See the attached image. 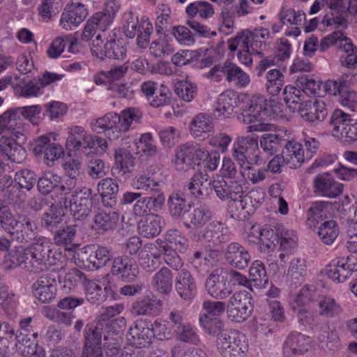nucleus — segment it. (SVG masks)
I'll list each match as a JSON object with an SVG mask.
<instances>
[{
	"mask_svg": "<svg viewBox=\"0 0 357 357\" xmlns=\"http://www.w3.org/2000/svg\"><path fill=\"white\" fill-rule=\"evenodd\" d=\"M151 322L146 319H138L129 328L128 341L137 348L148 347L154 338Z\"/></svg>",
	"mask_w": 357,
	"mask_h": 357,
	"instance_id": "nucleus-11",
	"label": "nucleus"
},
{
	"mask_svg": "<svg viewBox=\"0 0 357 357\" xmlns=\"http://www.w3.org/2000/svg\"><path fill=\"white\" fill-rule=\"evenodd\" d=\"M65 212L61 211L54 204L50 206L40 220L41 227L47 231L54 233L63 223Z\"/></svg>",
	"mask_w": 357,
	"mask_h": 357,
	"instance_id": "nucleus-36",
	"label": "nucleus"
},
{
	"mask_svg": "<svg viewBox=\"0 0 357 357\" xmlns=\"http://www.w3.org/2000/svg\"><path fill=\"white\" fill-rule=\"evenodd\" d=\"M317 337L319 347L325 352L334 353L340 349V343L337 333L328 330Z\"/></svg>",
	"mask_w": 357,
	"mask_h": 357,
	"instance_id": "nucleus-53",
	"label": "nucleus"
},
{
	"mask_svg": "<svg viewBox=\"0 0 357 357\" xmlns=\"http://www.w3.org/2000/svg\"><path fill=\"white\" fill-rule=\"evenodd\" d=\"M266 90L271 96H275L280 91L284 84V75L278 69L268 72Z\"/></svg>",
	"mask_w": 357,
	"mask_h": 357,
	"instance_id": "nucleus-59",
	"label": "nucleus"
},
{
	"mask_svg": "<svg viewBox=\"0 0 357 357\" xmlns=\"http://www.w3.org/2000/svg\"><path fill=\"white\" fill-rule=\"evenodd\" d=\"M287 275L289 278L291 286H296L297 284L303 282L307 275L306 261L300 257L292 259L289 264Z\"/></svg>",
	"mask_w": 357,
	"mask_h": 357,
	"instance_id": "nucleus-41",
	"label": "nucleus"
},
{
	"mask_svg": "<svg viewBox=\"0 0 357 357\" xmlns=\"http://www.w3.org/2000/svg\"><path fill=\"white\" fill-rule=\"evenodd\" d=\"M205 287L208 294L215 300H223L233 291L228 281L227 271L219 267L213 269L207 277Z\"/></svg>",
	"mask_w": 357,
	"mask_h": 357,
	"instance_id": "nucleus-6",
	"label": "nucleus"
},
{
	"mask_svg": "<svg viewBox=\"0 0 357 357\" xmlns=\"http://www.w3.org/2000/svg\"><path fill=\"white\" fill-rule=\"evenodd\" d=\"M208 151L197 144H185L179 146L175 154V167L176 169L187 171L199 166L205 161Z\"/></svg>",
	"mask_w": 357,
	"mask_h": 357,
	"instance_id": "nucleus-3",
	"label": "nucleus"
},
{
	"mask_svg": "<svg viewBox=\"0 0 357 357\" xmlns=\"http://www.w3.org/2000/svg\"><path fill=\"white\" fill-rule=\"evenodd\" d=\"M186 13L190 17H195L197 14L203 19L211 17L213 13V6L207 1H199L190 3L186 8Z\"/></svg>",
	"mask_w": 357,
	"mask_h": 357,
	"instance_id": "nucleus-58",
	"label": "nucleus"
},
{
	"mask_svg": "<svg viewBox=\"0 0 357 357\" xmlns=\"http://www.w3.org/2000/svg\"><path fill=\"white\" fill-rule=\"evenodd\" d=\"M121 312L120 306H109L102 307L96 321L98 323L107 324V328L112 331L113 334H118L123 331L126 328V320L123 317L114 319V317Z\"/></svg>",
	"mask_w": 357,
	"mask_h": 357,
	"instance_id": "nucleus-31",
	"label": "nucleus"
},
{
	"mask_svg": "<svg viewBox=\"0 0 357 357\" xmlns=\"http://www.w3.org/2000/svg\"><path fill=\"white\" fill-rule=\"evenodd\" d=\"M222 229L221 225L210 223L204 229H195L192 238L196 241L222 243L228 241V236L222 234Z\"/></svg>",
	"mask_w": 357,
	"mask_h": 357,
	"instance_id": "nucleus-30",
	"label": "nucleus"
},
{
	"mask_svg": "<svg viewBox=\"0 0 357 357\" xmlns=\"http://www.w3.org/2000/svg\"><path fill=\"white\" fill-rule=\"evenodd\" d=\"M211 183L212 181L206 172H197L185 184L184 190L188 191L195 198L204 199L212 190Z\"/></svg>",
	"mask_w": 357,
	"mask_h": 357,
	"instance_id": "nucleus-15",
	"label": "nucleus"
},
{
	"mask_svg": "<svg viewBox=\"0 0 357 357\" xmlns=\"http://www.w3.org/2000/svg\"><path fill=\"white\" fill-rule=\"evenodd\" d=\"M199 324L204 331L212 336H220L223 333L224 322L218 317L203 314L199 319Z\"/></svg>",
	"mask_w": 357,
	"mask_h": 357,
	"instance_id": "nucleus-48",
	"label": "nucleus"
},
{
	"mask_svg": "<svg viewBox=\"0 0 357 357\" xmlns=\"http://www.w3.org/2000/svg\"><path fill=\"white\" fill-rule=\"evenodd\" d=\"M286 139L284 135L266 133L261 135L259 141L261 148L268 155H273L283 147Z\"/></svg>",
	"mask_w": 357,
	"mask_h": 357,
	"instance_id": "nucleus-43",
	"label": "nucleus"
},
{
	"mask_svg": "<svg viewBox=\"0 0 357 357\" xmlns=\"http://www.w3.org/2000/svg\"><path fill=\"white\" fill-rule=\"evenodd\" d=\"M284 100L289 109L294 112L298 111V107L303 104V92L292 86H286L283 91Z\"/></svg>",
	"mask_w": 357,
	"mask_h": 357,
	"instance_id": "nucleus-50",
	"label": "nucleus"
},
{
	"mask_svg": "<svg viewBox=\"0 0 357 357\" xmlns=\"http://www.w3.org/2000/svg\"><path fill=\"white\" fill-rule=\"evenodd\" d=\"M115 165L112 168L114 176L120 177L130 174L135 165V158L126 149H119L114 153Z\"/></svg>",
	"mask_w": 357,
	"mask_h": 357,
	"instance_id": "nucleus-32",
	"label": "nucleus"
},
{
	"mask_svg": "<svg viewBox=\"0 0 357 357\" xmlns=\"http://www.w3.org/2000/svg\"><path fill=\"white\" fill-rule=\"evenodd\" d=\"M87 137L84 129L79 126L69 128L66 146L70 151H80Z\"/></svg>",
	"mask_w": 357,
	"mask_h": 357,
	"instance_id": "nucleus-46",
	"label": "nucleus"
},
{
	"mask_svg": "<svg viewBox=\"0 0 357 357\" xmlns=\"http://www.w3.org/2000/svg\"><path fill=\"white\" fill-rule=\"evenodd\" d=\"M319 315L326 318H333L342 312V308L337 301L329 296H322L319 301Z\"/></svg>",
	"mask_w": 357,
	"mask_h": 357,
	"instance_id": "nucleus-54",
	"label": "nucleus"
},
{
	"mask_svg": "<svg viewBox=\"0 0 357 357\" xmlns=\"http://www.w3.org/2000/svg\"><path fill=\"white\" fill-rule=\"evenodd\" d=\"M257 138L245 137L238 138L233 145L232 156L241 168L246 164L259 165L261 158L259 155Z\"/></svg>",
	"mask_w": 357,
	"mask_h": 357,
	"instance_id": "nucleus-4",
	"label": "nucleus"
},
{
	"mask_svg": "<svg viewBox=\"0 0 357 357\" xmlns=\"http://www.w3.org/2000/svg\"><path fill=\"white\" fill-rule=\"evenodd\" d=\"M152 286L160 294L169 295L172 289V273L167 267L161 268L152 278Z\"/></svg>",
	"mask_w": 357,
	"mask_h": 357,
	"instance_id": "nucleus-39",
	"label": "nucleus"
},
{
	"mask_svg": "<svg viewBox=\"0 0 357 357\" xmlns=\"http://www.w3.org/2000/svg\"><path fill=\"white\" fill-rule=\"evenodd\" d=\"M0 158L22 163L26 158V151L13 138L2 136L0 137Z\"/></svg>",
	"mask_w": 357,
	"mask_h": 357,
	"instance_id": "nucleus-17",
	"label": "nucleus"
},
{
	"mask_svg": "<svg viewBox=\"0 0 357 357\" xmlns=\"http://www.w3.org/2000/svg\"><path fill=\"white\" fill-rule=\"evenodd\" d=\"M353 273L350 266L344 259L333 260L326 268L327 276L338 282H343L349 278Z\"/></svg>",
	"mask_w": 357,
	"mask_h": 357,
	"instance_id": "nucleus-37",
	"label": "nucleus"
},
{
	"mask_svg": "<svg viewBox=\"0 0 357 357\" xmlns=\"http://www.w3.org/2000/svg\"><path fill=\"white\" fill-rule=\"evenodd\" d=\"M248 33V29L238 33L236 36L228 40V48L231 52H235L238 48V51L252 50L251 40Z\"/></svg>",
	"mask_w": 357,
	"mask_h": 357,
	"instance_id": "nucleus-61",
	"label": "nucleus"
},
{
	"mask_svg": "<svg viewBox=\"0 0 357 357\" xmlns=\"http://www.w3.org/2000/svg\"><path fill=\"white\" fill-rule=\"evenodd\" d=\"M268 109L275 117L283 118L286 116V108L281 102L276 100H270L267 102L263 96H255L247 101L243 108V121L247 123H255L261 113Z\"/></svg>",
	"mask_w": 357,
	"mask_h": 357,
	"instance_id": "nucleus-2",
	"label": "nucleus"
},
{
	"mask_svg": "<svg viewBox=\"0 0 357 357\" xmlns=\"http://www.w3.org/2000/svg\"><path fill=\"white\" fill-rule=\"evenodd\" d=\"M162 217L154 213H149L138 222L140 235L149 238L157 236L161 231Z\"/></svg>",
	"mask_w": 357,
	"mask_h": 357,
	"instance_id": "nucleus-34",
	"label": "nucleus"
},
{
	"mask_svg": "<svg viewBox=\"0 0 357 357\" xmlns=\"http://www.w3.org/2000/svg\"><path fill=\"white\" fill-rule=\"evenodd\" d=\"M213 128L212 119L205 113L196 115L190 125L191 135L195 137H199L202 133L211 132Z\"/></svg>",
	"mask_w": 357,
	"mask_h": 357,
	"instance_id": "nucleus-45",
	"label": "nucleus"
},
{
	"mask_svg": "<svg viewBox=\"0 0 357 357\" xmlns=\"http://www.w3.org/2000/svg\"><path fill=\"white\" fill-rule=\"evenodd\" d=\"M225 257L231 266L240 270L248 267L251 259L249 252L238 243H231L227 245Z\"/></svg>",
	"mask_w": 357,
	"mask_h": 357,
	"instance_id": "nucleus-22",
	"label": "nucleus"
},
{
	"mask_svg": "<svg viewBox=\"0 0 357 357\" xmlns=\"http://www.w3.org/2000/svg\"><path fill=\"white\" fill-rule=\"evenodd\" d=\"M309 337L299 333H293L288 335L283 344V354L285 357H292L303 354L309 350Z\"/></svg>",
	"mask_w": 357,
	"mask_h": 357,
	"instance_id": "nucleus-28",
	"label": "nucleus"
},
{
	"mask_svg": "<svg viewBox=\"0 0 357 357\" xmlns=\"http://www.w3.org/2000/svg\"><path fill=\"white\" fill-rule=\"evenodd\" d=\"M254 231L259 234L256 239L259 240V248L261 252H268L273 250L279 243V234L277 231L268 227H263L261 229L255 230Z\"/></svg>",
	"mask_w": 357,
	"mask_h": 357,
	"instance_id": "nucleus-42",
	"label": "nucleus"
},
{
	"mask_svg": "<svg viewBox=\"0 0 357 357\" xmlns=\"http://www.w3.org/2000/svg\"><path fill=\"white\" fill-rule=\"evenodd\" d=\"M86 300L92 303L99 305L105 299V294L101 286L94 281H88L85 287Z\"/></svg>",
	"mask_w": 357,
	"mask_h": 357,
	"instance_id": "nucleus-60",
	"label": "nucleus"
},
{
	"mask_svg": "<svg viewBox=\"0 0 357 357\" xmlns=\"http://www.w3.org/2000/svg\"><path fill=\"white\" fill-rule=\"evenodd\" d=\"M210 213L203 208L188 210L183 218L184 225L188 228L195 227L200 229L210 219Z\"/></svg>",
	"mask_w": 357,
	"mask_h": 357,
	"instance_id": "nucleus-44",
	"label": "nucleus"
},
{
	"mask_svg": "<svg viewBox=\"0 0 357 357\" xmlns=\"http://www.w3.org/2000/svg\"><path fill=\"white\" fill-rule=\"evenodd\" d=\"M250 277L255 283V286L259 288H264L268 283V278L266 274L264 263L259 260L255 261L249 270Z\"/></svg>",
	"mask_w": 357,
	"mask_h": 357,
	"instance_id": "nucleus-55",
	"label": "nucleus"
},
{
	"mask_svg": "<svg viewBox=\"0 0 357 357\" xmlns=\"http://www.w3.org/2000/svg\"><path fill=\"white\" fill-rule=\"evenodd\" d=\"M36 333H24L20 332L15 337V347L18 353L22 356L31 357H45L42 348L38 347L36 340Z\"/></svg>",
	"mask_w": 357,
	"mask_h": 357,
	"instance_id": "nucleus-18",
	"label": "nucleus"
},
{
	"mask_svg": "<svg viewBox=\"0 0 357 357\" xmlns=\"http://www.w3.org/2000/svg\"><path fill=\"white\" fill-rule=\"evenodd\" d=\"M29 246H16L10 250L8 255V261H5V268L11 269L17 266H23L26 270L29 261Z\"/></svg>",
	"mask_w": 357,
	"mask_h": 357,
	"instance_id": "nucleus-40",
	"label": "nucleus"
},
{
	"mask_svg": "<svg viewBox=\"0 0 357 357\" xmlns=\"http://www.w3.org/2000/svg\"><path fill=\"white\" fill-rule=\"evenodd\" d=\"M174 91L183 100L190 102L197 94V86L188 81H178L175 84Z\"/></svg>",
	"mask_w": 357,
	"mask_h": 357,
	"instance_id": "nucleus-63",
	"label": "nucleus"
},
{
	"mask_svg": "<svg viewBox=\"0 0 357 357\" xmlns=\"http://www.w3.org/2000/svg\"><path fill=\"white\" fill-rule=\"evenodd\" d=\"M112 331L107 328V324L96 321L86 325L84 329V347L101 348V340L107 341Z\"/></svg>",
	"mask_w": 357,
	"mask_h": 357,
	"instance_id": "nucleus-20",
	"label": "nucleus"
},
{
	"mask_svg": "<svg viewBox=\"0 0 357 357\" xmlns=\"http://www.w3.org/2000/svg\"><path fill=\"white\" fill-rule=\"evenodd\" d=\"M119 221V215L112 210H100L95 215L93 222L95 229L102 231L114 230Z\"/></svg>",
	"mask_w": 357,
	"mask_h": 357,
	"instance_id": "nucleus-35",
	"label": "nucleus"
},
{
	"mask_svg": "<svg viewBox=\"0 0 357 357\" xmlns=\"http://www.w3.org/2000/svg\"><path fill=\"white\" fill-rule=\"evenodd\" d=\"M98 190L105 206L112 208L116 204L119 184L116 180L111 178L102 179L98 185Z\"/></svg>",
	"mask_w": 357,
	"mask_h": 357,
	"instance_id": "nucleus-33",
	"label": "nucleus"
},
{
	"mask_svg": "<svg viewBox=\"0 0 357 357\" xmlns=\"http://www.w3.org/2000/svg\"><path fill=\"white\" fill-rule=\"evenodd\" d=\"M328 204L324 202H317L312 203L307 212V224L315 227L316 224L325 220L327 216Z\"/></svg>",
	"mask_w": 357,
	"mask_h": 357,
	"instance_id": "nucleus-56",
	"label": "nucleus"
},
{
	"mask_svg": "<svg viewBox=\"0 0 357 357\" xmlns=\"http://www.w3.org/2000/svg\"><path fill=\"white\" fill-rule=\"evenodd\" d=\"M83 258L98 269L107 264L112 258L109 250L97 244L88 245L83 248Z\"/></svg>",
	"mask_w": 357,
	"mask_h": 357,
	"instance_id": "nucleus-27",
	"label": "nucleus"
},
{
	"mask_svg": "<svg viewBox=\"0 0 357 357\" xmlns=\"http://www.w3.org/2000/svg\"><path fill=\"white\" fill-rule=\"evenodd\" d=\"M61 177L56 174L45 173L38 179L37 188L43 195H47L59 185Z\"/></svg>",
	"mask_w": 357,
	"mask_h": 357,
	"instance_id": "nucleus-57",
	"label": "nucleus"
},
{
	"mask_svg": "<svg viewBox=\"0 0 357 357\" xmlns=\"http://www.w3.org/2000/svg\"><path fill=\"white\" fill-rule=\"evenodd\" d=\"M111 273L121 281L132 282L138 277L139 270L134 258L122 255L113 260Z\"/></svg>",
	"mask_w": 357,
	"mask_h": 357,
	"instance_id": "nucleus-10",
	"label": "nucleus"
},
{
	"mask_svg": "<svg viewBox=\"0 0 357 357\" xmlns=\"http://www.w3.org/2000/svg\"><path fill=\"white\" fill-rule=\"evenodd\" d=\"M313 185L316 195L328 198L337 197L343 190V185L337 182L327 172L317 174L314 178Z\"/></svg>",
	"mask_w": 357,
	"mask_h": 357,
	"instance_id": "nucleus-12",
	"label": "nucleus"
},
{
	"mask_svg": "<svg viewBox=\"0 0 357 357\" xmlns=\"http://www.w3.org/2000/svg\"><path fill=\"white\" fill-rule=\"evenodd\" d=\"M169 211L172 217L181 218L183 220L188 212L185 199L178 192L172 193L167 200Z\"/></svg>",
	"mask_w": 357,
	"mask_h": 357,
	"instance_id": "nucleus-52",
	"label": "nucleus"
},
{
	"mask_svg": "<svg viewBox=\"0 0 357 357\" xmlns=\"http://www.w3.org/2000/svg\"><path fill=\"white\" fill-rule=\"evenodd\" d=\"M301 118L306 122L319 123L328 116V109L325 102L321 100L305 101L298 107Z\"/></svg>",
	"mask_w": 357,
	"mask_h": 357,
	"instance_id": "nucleus-14",
	"label": "nucleus"
},
{
	"mask_svg": "<svg viewBox=\"0 0 357 357\" xmlns=\"http://www.w3.org/2000/svg\"><path fill=\"white\" fill-rule=\"evenodd\" d=\"M175 289L181 298L190 301L196 293V284L191 273L182 268L177 273L175 279Z\"/></svg>",
	"mask_w": 357,
	"mask_h": 357,
	"instance_id": "nucleus-24",
	"label": "nucleus"
},
{
	"mask_svg": "<svg viewBox=\"0 0 357 357\" xmlns=\"http://www.w3.org/2000/svg\"><path fill=\"white\" fill-rule=\"evenodd\" d=\"M251 296L246 291H236L227 302V316L233 321L242 323L253 310Z\"/></svg>",
	"mask_w": 357,
	"mask_h": 357,
	"instance_id": "nucleus-7",
	"label": "nucleus"
},
{
	"mask_svg": "<svg viewBox=\"0 0 357 357\" xmlns=\"http://www.w3.org/2000/svg\"><path fill=\"white\" fill-rule=\"evenodd\" d=\"M159 252H162L164 255V260L165 263L173 270L179 271L183 268V262L181 258L175 251L167 245L160 246Z\"/></svg>",
	"mask_w": 357,
	"mask_h": 357,
	"instance_id": "nucleus-62",
	"label": "nucleus"
},
{
	"mask_svg": "<svg viewBox=\"0 0 357 357\" xmlns=\"http://www.w3.org/2000/svg\"><path fill=\"white\" fill-rule=\"evenodd\" d=\"M339 232L337 223L335 220H328L319 227L318 236L324 244L331 245L338 236Z\"/></svg>",
	"mask_w": 357,
	"mask_h": 357,
	"instance_id": "nucleus-49",
	"label": "nucleus"
},
{
	"mask_svg": "<svg viewBox=\"0 0 357 357\" xmlns=\"http://www.w3.org/2000/svg\"><path fill=\"white\" fill-rule=\"evenodd\" d=\"M63 77V75L46 71L41 76L34 77L24 84L21 89L20 95L23 97H36L42 89L61 79Z\"/></svg>",
	"mask_w": 357,
	"mask_h": 357,
	"instance_id": "nucleus-13",
	"label": "nucleus"
},
{
	"mask_svg": "<svg viewBox=\"0 0 357 357\" xmlns=\"http://www.w3.org/2000/svg\"><path fill=\"white\" fill-rule=\"evenodd\" d=\"M92 190L84 188L74 192L70 199L69 208L75 219L83 220L91 213L93 206Z\"/></svg>",
	"mask_w": 357,
	"mask_h": 357,
	"instance_id": "nucleus-9",
	"label": "nucleus"
},
{
	"mask_svg": "<svg viewBox=\"0 0 357 357\" xmlns=\"http://www.w3.org/2000/svg\"><path fill=\"white\" fill-rule=\"evenodd\" d=\"M217 72H221L228 82H234L236 85L245 86L250 82V77L240 67L236 64L227 61L222 66H215L210 70L213 75Z\"/></svg>",
	"mask_w": 357,
	"mask_h": 357,
	"instance_id": "nucleus-25",
	"label": "nucleus"
},
{
	"mask_svg": "<svg viewBox=\"0 0 357 357\" xmlns=\"http://www.w3.org/2000/svg\"><path fill=\"white\" fill-rule=\"evenodd\" d=\"M211 188L214 189L220 199H230L232 201H236L243 193V187L236 181H227L223 178L213 180Z\"/></svg>",
	"mask_w": 357,
	"mask_h": 357,
	"instance_id": "nucleus-21",
	"label": "nucleus"
},
{
	"mask_svg": "<svg viewBox=\"0 0 357 357\" xmlns=\"http://www.w3.org/2000/svg\"><path fill=\"white\" fill-rule=\"evenodd\" d=\"M91 51L93 56L103 59L105 57L113 59H123L126 53V49L123 45L122 41L110 40L106 43H103L100 34H98L93 40Z\"/></svg>",
	"mask_w": 357,
	"mask_h": 357,
	"instance_id": "nucleus-8",
	"label": "nucleus"
},
{
	"mask_svg": "<svg viewBox=\"0 0 357 357\" xmlns=\"http://www.w3.org/2000/svg\"><path fill=\"white\" fill-rule=\"evenodd\" d=\"M326 3L331 10V15L327 14L323 19L326 26H335V28L345 29L348 26L346 19V6L347 0H327Z\"/></svg>",
	"mask_w": 357,
	"mask_h": 357,
	"instance_id": "nucleus-16",
	"label": "nucleus"
},
{
	"mask_svg": "<svg viewBox=\"0 0 357 357\" xmlns=\"http://www.w3.org/2000/svg\"><path fill=\"white\" fill-rule=\"evenodd\" d=\"M281 155L283 162L292 169L300 167L306 160L303 146L295 140L286 139Z\"/></svg>",
	"mask_w": 357,
	"mask_h": 357,
	"instance_id": "nucleus-19",
	"label": "nucleus"
},
{
	"mask_svg": "<svg viewBox=\"0 0 357 357\" xmlns=\"http://www.w3.org/2000/svg\"><path fill=\"white\" fill-rule=\"evenodd\" d=\"M237 106V96L231 91L221 93L217 100L214 109V116L216 117H227Z\"/></svg>",
	"mask_w": 357,
	"mask_h": 357,
	"instance_id": "nucleus-38",
	"label": "nucleus"
},
{
	"mask_svg": "<svg viewBox=\"0 0 357 357\" xmlns=\"http://www.w3.org/2000/svg\"><path fill=\"white\" fill-rule=\"evenodd\" d=\"M61 0H42L38 8V15L45 22H49L61 10Z\"/></svg>",
	"mask_w": 357,
	"mask_h": 357,
	"instance_id": "nucleus-51",
	"label": "nucleus"
},
{
	"mask_svg": "<svg viewBox=\"0 0 357 357\" xmlns=\"http://www.w3.org/2000/svg\"><path fill=\"white\" fill-rule=\"evenodd\" d=\"M162 184V179L160 172H155L152 169L146 172L137 176L132 182L135 189L142 192L149 194L160 188Z\"/></svg>",
	"mask_w": 357,
	"mask_h": 357,
	"instance_id": "nucleus-23",
	"label": "nucleus"
},
{
	"mask_svg": "<svg viewBox=\"0 0 357 357\" xmlns=\"http://www.w3.org/2000/svg\"><path fill=\"white\" fill-rule=\"evenodd\" d=\"M88 15L84 5L79 3L70 5L64 9L61 15L60 23L63 29H72V26H77Z\"/></svg>",
	"mask_w": 357,
	"mask_h": 357,
	"instance_id": "nucleus-29",
	"label": "nucleus"
},
{
	"mask_svg": "<svg viewBox=\"0 0 357 357\" xmlns=\"http://www.w3.org/2000/svg\"><path fill=\"white\" fill-rule=\"evenodd\" d=\"M244 336L235 331H225L216 340L218 351L223 357H245L248 344Z\"/></svg>",
	"mask_w": 357,
	"mask_h": 357,
	"instance_id": "nucleus-5",
	"label": "nucleus"
},
{
	"mask_svg": "<svg viewBox=\"0 0 357 357\" xmlns=\"http://www.w3.org/2000/svg\"><path fill=\"white\" fill-rule=\"evenodd\" d=\"M61 255L51 248V244L45 237H40L29 245V261L26 263V271L40 273L55 265Z\"/></svg>",
	"mask_w": 357,
	"mask_h": 357,
	"instance_id": "nucleus-1",
	"label": "nucleus"
},
{
	"mask_svg": "<svg viewBox=\"0 0 357 357\" xmlns=\"http://www.w3.org/2000/svg\"><path fill=\"white\" fill-rule=\"evenodd\" d=\"M160 305V301H155L150 296H142L138 298L132 303L131 312L136 316L151 315L155 312V304Z\"/></svg>",
	"mask_w": 357,
	"mask_h": 357,
	"instance_id": "nucleus-47",
	"label": "nucleus"
},
{
	"mask_svg": "<svg viewBox=\"0 0 357 357\" xmlns=\"http://www.w3.org/2000/svg\"><path fill=\"white\" fill-rule=\"evenodd\" d=\"M36 174L28 169H21L15 173V181L21 188L31 190L36 183Z\"/></svg>",
	"mask_w": 357,
	"mask_h": 357,
	"instance_id": "nucleus-64",
	"label": "nucleus"
},
{
	"mask_svg": "<svg viewBox=\"0 0 357 357\" xmlns=\"http://www.w3.org/2000/svg\"><path fill=\"white\" fill-rule=\"evenodd\" d=\"M82 224L75 221L65 222L54 231L53 241L59 246L72 245L77 235L81 232Z\"/></svg>",
	"mask_w": 357,
	"mask_h": 357,
	"instance_id": "nucleus-26",
	"label": "nucleus"
}]
</instances>
